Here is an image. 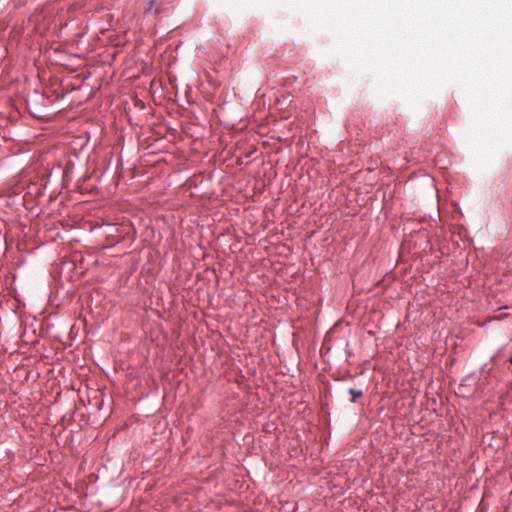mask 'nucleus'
Wrapping results in <instances>:
<instances>
[{
  "label": "nucleus",
  "mask_w": 512,
  "mask_h": 512,
  "mask_svg": "<svg viewBox=\"0 0 512 512\" xmlns=\"http://www.w3.org/2000/svg\"><path fill=\"white\" fill-rule=\"evenodd\" d=\"M146 14H159L160 13V0H150L145 8Z\"/></svg>",
  "instance_id": "f257e3e1"
},
{
  "label": "nucleus",
  "mask_w": 512,
  "mask_h": 512,
  "mask_svg": "<svg viewBox=\"0 0 512 512\" xmlns=\"http://www.w3.org/2000/svg\"><path fill=\"white\" fill-rule=\"evenodd\" d=\"M348 393L352 396V402H355L358 398L363 396V392L361 390L349 389Z\"/></svg>",
  "instance_id": "f03ea898"
},
{
  "label": "nucleus",
  "mask_w": 512,
  "mask_h": 512,
  "mask_svg": "<svg viewBox=\"0 0 512 512\" xmlns=\"http://www.w3.org/2000/svg\"><path fill=\"white\" fill-rule=\"evenodd\" d=\"M510 362L512 363V357L510 358Z\"/></svg>",
  "instance_id": "7ed1b4c3"
}]
</instances>
